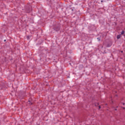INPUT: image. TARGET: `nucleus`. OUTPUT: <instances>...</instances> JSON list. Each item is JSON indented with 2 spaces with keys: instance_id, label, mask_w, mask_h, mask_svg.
Masks as SVG:
<instances>
[{
  "instance_id": "obj_1",
  "label": "nucleus",
  "mask_w": 125,
  "mask_h": 125,
  "mask_svg": "<svg viewBox=\"0 0 125 125\" xmlns=\"http://www.w3.org/2000/svg\"><path fill=\"white\" fill-rule=\"evenodd\" d=\"M55 30L56 31H59V30H60L59 27H55Z\"/></svg>"
},
{
  "instance_id": "obj_2",
  "label": "nucleus",
  "mask_w": 125,
  "mask_h": 125,
  "mask_svg": "<svg viewBox=\"0 0 125 125\" xmlns=\"http://www.w3.org/2000/svg\"><path fill=\"white\" fill-rule=\"evenodd\" d=\"M121 38V35H119L117 36V39H120Z\"/></svg>"
},
{
  "instance_id": "obj_3",
  "label": "nucleus",
  "mask_w": 125,
  "mask_h": 125,
  "mask_svg": "<svg viewBox=\"0 0 125 125\" xmlns=\"http://www.w3.org/2000/svg\"><path fill=\"white\" fill-rule=\"evenodd\" d=\"M125 34V31H122L121 32V35H124Z\"/></svg>"
},
{
  "instance_id": "obj_4",
  "label": "nucleus",
  "mask_w": 125,
  "mask_h": 125,
  "mask_svg": "<svg viewBox=\"0 0 125 125\" xmlns=\"http://www.w3.org/2000/svg\"><path fill=\"white\" fill-rule=\"evenodd\" d=\"M28 103H29V104H30V105H32V103H31L30 101H28Z\"/></svg>"
},
{
  "instance_id": "obj_5",
  "label": "nucleus",
  "mask_w": 125,
  "mask_h": 125,
  "mask_svg": "<svg viewBox=\"0 0 125 125\" xmlns=\"http://www.w3.org/2000/svg\"><path fill=\"white\" fill-rule=\"evenodd\" d=\"M30 11H31V10H29V11H27V12L28 13H29L30 12Z\"/></svg>"
},
{
  "instance_id": "obj_6",
  "label": "nucleus",
  "mask_w": 125,
  "mask_h": 125,
  "mask_svg": "<svg viewBox=\"0 0 125 125\" xmlns=\"http://www.w3.org/2000/svg\"><path fill=\"white\" fill-rule=\"evenodd\" d=\"M99 109H101V106H99Z\"/></svg>"
},
{
  "instance_id": "obj_7",
  "label": "nucleus",
  "mask_w": 125,
  "mask_h": 125,
  "mask_svg": "<svg viewBox=\"0 0 125 125\" xmlns=\"http://www.w3.org/2000/svg\"><path fill=\"white\" fill-rule=\"evenodd\" d=\"M99 41H100V38H97Z\"/></svg>"
},
{
  "instance_id": "obj_8",
  "label": "nucleus",
  "mask_w": 125,
  "mask_h": 125,
  "mask_svg": "<svg viewBox=\"0 0 125 125\" xmlns=\"http://www.w3.org/2000/svg\"><path fill=\"white\" fill-rule=\"evenodd\" d=\"M27 39H29V36H27Z\"/></svg>"
},
{
  "instance_id": "obj_9",
  "label": "nucleus",
  "mask_w": 125,
  "mask_h": 125,
  "mask_svg": "<svg viewBox=\"0 0 125 125\" xmlns=\"http://www.w3.org/2000/svg\"><path fill=\"white\" fill-rule=\"evenodd\" d=\"M123 105H125V103H123Z\"/></svg>"
},
{
  "instance_id": "obj_10",
  "label": "nucleus",
  "mask_w": 125,
  "mask_h": 125,
  "mask_svg": "<svg viewBox=\"0 0 125 125\" xmlns=\"http://www.w3.org/2000/svg\"><path fill=\"white\" fill-rule=\"evenodd\" d=\"M4 42H6V40H5L4 41Z\"/></svg>"
},
{
  "instance_id": "obj_11",
  "label": "nucleus",
  "mask_w": 125,
  "mask_h": 125,
  "mask_svg": "<svg viewBox=\"0 0 125 125\" xmlns=\"http://www.w3.org/2000/svg\"><path fill=\"white\" fill-rule=\"evenodd\" d=\"M123 109H125V107H123Z\"/></svg>"
},
{
  "instance_id": "obj_12",
  "label": "nucleus",
  "mask_w": 125,
  "mask_h": 125,
  "mask_svg": "<svg viewBox=\"0 0 125 125\" xmlns=\"http://www.w3.org/2000/svg\"><path fill=\"white\" fill-rule=\"evenodd\" d=\"M115 111H117V109H115Z\"/></svg>"
},
{
  "instance_id": "obj_13",
  "label": "nucleus",
  "mask_w": 125,
  "mask_h": 125,
  "mask_svg": "<svg viewBox=\"0 0 125 125\" xmlns=\"http://www.w3.org/2000/svg\"><path fill=\"white\" fill-rule=\"evenodd\" d=\"M29 8H30V9H31V7H30Z\"/></svg>"
}]
</instances>
